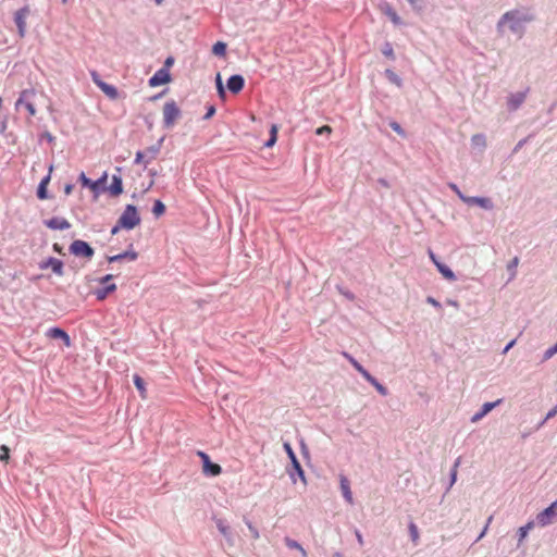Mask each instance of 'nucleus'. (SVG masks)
<instances>
[{
  "label": "nucleus",
  "instance_id": "1",
  "mask_svg": "<svg viewBox=\"0 0 557 557\" xmlns=\"http://www.w3.org/2000/svg\"><path fill=\"white\" fill-rule=\"evenodd\" d=\"M532 20L531 16L521 13L518 10L508 11L502 15L497 23L498 32H502L504 25L508 24V27L511 33L517 34L519 37H522L524 34V24Z\"/></svg>",
  "mask_w": 557,
  "mask_h": 557
},
{
  "label": "nucleus",
  "instance_id": "2",
  "mask_svg": "<svg viewBox=\"0 0 557 557\" xmlns=\"http://www.w3.org/2000/svg\"><path fill=\"white\" fill-rule=\"evenodd\" d=\"M138 222L137 210L134 206H127L120 216L117 224L111 230V234H116L120 228L132 230Z\"/></svg>",
  "mask_w": 557,
  "mask_h": 557
},
{
  "label": "nucleus",
  "instance_id": "3",
  "mask_svg": "<svg viewBox=\"0 0 557 557\" xmlns=\"http://www.w3.org/2000/svg\"><path fill=\"white\" fill-rule=\"evenodd\" d=\"M37 95L38 91L34 88L22 90L15 103L16 109L23 106L25 107L30 116H35L37 113V110L35 108V98L37 97Z\"/></svg>",
  "mask_w": 557,
  "mask_h": 557
},
{
  "label": "nucleus",
  "instance_id": "4",
  "mask_svg": "<svg viewBox=\"0 0 557 557\" xmlns=\"http://www.w3.org/2000/svg\"><path fill=\"white\" fill-rule=\"evenodd\" d=\"M181 116V110L174 100L165 102L163 107V122L166 127H171Z\"/></svg>",
  "mask_w": 557,
  "mask_h": 557
},
{
  "label": "nucleus",
  "instance_id": "5",
  "mask_svg": "<svg viewBox=\"0 0 557 557\" xmlns=\"http://www.w3.org/2000/svg\"><path fill=\"white\" fill-rule=\"evenodd\" d=\"M557 519V499L552 503L547 508L542 510L536 516V522L540 527H546Z\"/></svg>",
  "mask_w": 557,
  "mask_h": 557
},
{
  "label": "nucleus",
  "instance_id": "6",
  "mask_svg": "<svg viewBox=\"0 0 557 557\" xmlns=\"http://www.w3.org/2000/svg\"><path fill=\"white\" fill-rule=\"evenodd\" d=\"M70 251L74 256L90 259L94 256V249L84 240L76 239L70 246Z\"/></svg>",
  "mask_w": 557,
  "mask_h": 557
},
{
  "label": "nucleus",
  "instance_id": "7",
  "mask_svg": "<svg viewBox=\"0 0 557 557\" xmlns=\"http://www.w3.org/2000/svg\"><path fill=\"white\" fill-rule=\"evenodd\" d=\"M30 13L28 5H25L14 13V22L17 26L20 37H24L26 34V20Z\"/></svg>",
  "mask_w": 557,
  "mask_h": 557
},
{
  "label": "nucleus",
  "instance_id": "8",
  "mask_svg": "<svg viewBox=\"0 0 557 557\" xmlns=\"http://www.w3.org/2000/svg\"><path fill=\"white\" fill-rule=\"evenodd\" d=\"M529 89H525L524 91H518L513 94H509L507 97V109L510 112L517 111L525 101L528 96Z\"/></svg>",
  "mask_w": 557,
  "mask_h": 557
},
{
  "label": "nucleus",
  "instance_id": "9",
  "mask_svg": "<svg viewBox=\"0 0 557 557\" xmlns=\"http://www.w3.org/2000/svg\"><path fill=\"white\" fill-rule=\"evenodd\" d=\"M284 449L288 456V458L290 459V462H292V467H293V470L296 472V474L300 478V480L306 483V476H305V471L302 469V467L300 466L292 446L289 443H284Z\"/></svg>",
  "mask_w": 557,
  "mask_h": 557
},
{
  "label": "nucleus",
  "instance_id": "10",
  "mask_svg": "<svg viewBox=\"0 0 557 557\" xmlns=\"http://www.w3.org/2000/svg\"><path fill=\"white\" fill-rule=\"evenodd\" d=\"M91 75V78H92V82L110 98V99H115L117 97V91H116V88L112 85H109L107 83H104L101 78H100V75L96 72V71H92L90 73Z\"/></svg>",
  "mask_w": 557,
  "mask_h": 557
},
{
  "label": "nucleus",
  "instance_id": "11",
  "mask_svg": "<svg viewBox=\"0 0 557 557\" xmlns=\"http://www.w3.org/2000/svg\"><path fill=\"white\" fill-rule=\"evenodd\" d=\"M214 522H215V525L218 528V530L220 531V533L224 536L226 543L228 544V546H234L235 544V539H234V534H233V531L231 529V527L226 523L225 520L221 519V518H213Z\"/></svg>",
  "mask_w": 557,
  "mask_h": 557
},
{
  "label": "nucleus",
  "instance_id": "12",
  "mask_svg": "<svg viewBox=\"0 0 557 557\" xmlns=\"http://www.w3.org/2000/svg\"><path fill=\"white\" fill-rule=\"evenodd\" d=\"M465 203L468 206H478L487 211H491L494 209V202L490 197L468 196L465 199Z\"/></svg>",
  "mask_w": 557,
  "mask_h": 557
},
{
  "label": "nucleus",
  "instance_id": "13",
  "mask_svg": "<svg viewBox=\"0 0 557 557\" xmlns=\"http://www.w3.org/2000/svg\"><path fill=\"white\" fill-rule=\"evenodd\" d=\"M503 399H497L495 401H492V403H484L481 407V409L475 412L472 417H471V422L472 423H478L480 420H482L488 412H491L494 408H496L497 406H499L502 404Z\"/></svg>",
  "mask_w": 557,
  "mask_h": 557
},
{
  "label": "nucleus",
  "instance_id": "14",
  "mask_svg": "<svg viewBox=\"0 0 557 557\" xmlns=\"http://www.w3.org/2000/svg\"><path fill=\"white\" fill-rule=\"evenodd\" d=\"M171 81V75L168 69L158 70L153 76L149 79V85L151 87H157L163 84H166Z\"/></svg>",
  "mask_w": 557,
  "mask_h": 557
},
{
  "label": "nucleus",
  "instance_id": "15",
  "mask_svg": "<svg viewBox=\"0 0 557 557\" xmlns=\"http://www.w3.org/2000/svg\"><path fill=\"white\" fill-rule=\"evenodd\" d=\"M244 85H245V79L242 75H232L228 79H227V88L233 94H238L239 91H242V89L244 88Z\"/></svg>",
  "mask_w": 557,
  "mask_h": 557
},
{
  "label": "nucleus",
  "instance_id": "16",
  "mask_svg": "<svg viewBox=\"0 0 557 557\" xmlns=\"http://www.w3.org/2000/svg\"><path fill=\"white\" fill-rule=\"evenodd\" d=\"M339 485H341V491H342L343 497L345 498V500L348 504L352 505L354 504V497H352V493H351V490H350V482L343 474L339 475Z\"/></svg>",
  "mask_w": 557,
  "mask_h": 557
},
{
  "label": "nucleus",
  "instance_id": "17",
  "mask_svg": "<svg viewBox=\"0 0 557 557\" xmlns=\"http://www.w3.org/2000/svg\"><path fill=\"white\" fill-rule=\"evenodd\" d=\"M46 226L51 230H67L71 224L63 218H52L45 222Z\"/></svg>",
  "mask_w": 557,
  "mask_h": 557
},
{
  "label": "nucleus",
  "instance_id": "18",
  "mask_svg": "<svg viewBox=\"0 0 557 557\" xmlns=\"http://www.w3.org/2000/svg\"><path fill=\"white\" fill-rule=\"evenodd\" d=\"M48 336L54 339H62L66 347L71 346L70 336L65 331L59 327H52L48 331Z\"/></svg>",
  "mask_w": 557,
  "mask_h": 557
},
{
  "label": "nucleus",
  "instance_id": "19",
  "mask_svg": "<svg viewBox=\"0 0 557 557\" xmlns=\"http://www.w3.org/2000/svg\"><path fill=\"white\" fill-rule=\"evenodd\" d=\"M202 471L207 475L216 476L221 474L222 468L220 465L206 460V465L202 466Z\"/></svg>",
  "mask_w": 557,
  "mask_h": 557
},
{
  "label": "nucleus",
  "instance_id": "20",
  "mask_svg": "<svg viewBox=\"0 0 557 557\" xmlns=\"http://www.w3.org/2000/svg\"><path fill=\"white\" fill-rule=\"evenodd\" d=\"M50 267L57 275L63 274V262L57 258H49L41 268Z\"/></svg>",
  "mask_w": 557,
  "mask_h": 557
},
{
  "label": "nucleus",
  "instance_id": "21",
  "mask_svg": "<svg viewBox=\"0 0 557 557\" xmlns=\"http://www.w3.org/2000/svg\"><path fill=\"white\" fill-rule=\"evenodd\" d=\"M343 355L350 362V364L364 377V380L369 379L371 373L366 370L352 356L347 352H344Z\"/></svg>",
  "mask_w": 557,
  "mask_h": 557
},
{
  "label": "nucleus",
  "instance_id": "22",
  "mask_svg": "<svg viewBox=\"0 0 557 557\" xmlns=\"http://www.w3.org/2000/svg\"><path fill=\"white\" fill-rule=\"evenodd\" d=\"M436 269L448 281H456V275L446 264L436 262Z\"/></svg>",
  "mask_w": 557,
  "mask_h": 557
},
{
  "label": "nucleus",
  "instance_id": "23",
  "mask_svg": "<svg viewBox=\"0 0 557 557\" xmlns=\"http://www.w3.org/2000/svg\"><path fill=\"white\" fill-rule=\"evenodd\" d=\"M383 12L386 16L389 17V20L395 24V25H401L403 24V21L400 18V16L397 14V12L389 5V4H386L383 9Z\"/></svg>",
  "mask_w": 557,
  "mask_h": 557
},
{
  "label": "nucleus",
  "instance_id": "24",
  "mask_svg": "<svg viewBox=\"0 0 557 557\" xmlns=\"http://www.w3.org/2000/svg\"><path fill=\"white\" fill-rule=\"evenodd\" d=\"M367 381L377 391V393L382 396L388 395V389L381 384L372 374L367 379Z\"/></svg>",
  "mask_w": 557,
  "mask_h": 557
},
{
  "label": "nucleus",
  "instance_id": "25",
  "mask_svg": "<svg viewBox=\"0 0 557 557\" xmlns=\"http://www.w3.org/2000/svg\"><path fill=\"white\" fill-rule=\"evenodd\" d=\"M284 542H285V545H286L289 549H297V550H299V552L301 553V556H302V557H307V556H308V555H307L306 549H305V548H304V547H302V546H301L297 541H295V540H293V539H290V537L286 536V537L284 539Z\"/></svg>",
  "mask_w": 557,
  "mask_h": 557
},
{
  "label": "nucleus",
  "instance_id": "26",
  "mask_svg": "<svg viewBox=\"0 0 557 557\" xmlns=\"http://www.w3.org/2000/svg\"><path fill=\"white\" fill-rule=\"evenodd\" d=\"M534 522L530 521L525 525L518 529V545H520L524 539L528 536V533L533 529Z\"/></svg>",
  "mask_w": 557,
  "mask_h": 557
},
{
  "label": "nucleus",
  "instance_id": "27",
  "mask_svg": "<svg viewBox=\"0 0 557 557\" xmlns=\"http://www.w3.org/2000/svg\"><path fill=\"white\" fill-rule=\"evenodd\" d=\"M471 144L473 147H478L481 150L486 147V137L484 134H475L471 137Z\"/></svg>",
  "mask_w": 557,
  "mask_h": 557
},
{
  "label": "nucleus",
  "instance_id": "28",
  "mask_svg": "<svg viewBox=\"0 0 557 557\" xmlns=\"http://www.w3.org/2000/svg\"><path fill=\"white\" fill-rule=\"evenodd\" d=\"M109 191L113 196H117L122 193V181L117 176H113L112 184L109 186Z\"/></svg>",
  "mask_w": 557,
  "mask_h": 557
},
{
  "label": "nucleus",
  "instance_id": "29",
  "mask_svg": "<svg viewBox=\"0 0 557 557\" xmlns=\"http://www.w3.org/2000/svg\"><path fill=\"white\" fill-rule=\"evenodd\" d=\"M107 182V174H104L101 178L97 181H92L90 190L98 195L103 188Z\"/></svg>",
  "mask_w": 557,
  "mask_h": 557
},
{
  "label": "nucleus",
  "instance_id": "30",
  "mask_svg": "<svg viewBox=\"0 0 557 557\" xmlns=\"http://www.w3.org/2000/svg\"><path fill=\"white\" fill-rule=\"evenodd\" d=\"M165 212V206L161 200H156L152 207V213L156 218L161 216Z\"/></svg>",
  "mask_w": 557,
  "mask_h": 557
},
{
  "label": "nucleus",
  "instance_id": "31",
  "mask_svg": "<svg viewBox=\"0 0 557 557\" xmlns=\"http://www.w3.org/2000/svg\"><path fill=\"white\" fill-rule=\"evenodd\" d=\"M49 182V176H47L46 178H44L41 181V183L39 184V187H38V190H37V196L39 199H46L47 198V184Z\"/></svg>",
  "mask_w": 557,
  "mask_h": 557
},
{
  "label": "nucleus",
  "instance_id": "32",
  "mask_svg": "<svg viewBox=\"0 0 557 557\" xmlns=\"http://www.w3.org/2000/svg\"><path fill=\"white\" fill-rule=\"evenodd\" d=\"M212 52L215 54V55H219V57H223L225 55V52H226V44L222 42V41H218L213 45L212 47Z\"/></svg>",
  "mask_w": 557,
  "mask_h": 557
},
{
  "label": "nucleus",
  "instance_id": "33",
  "mask_svg": "<svg viewBox=\"0 0 557 557\" xmlns=\"http://www.w3.org/2000/svg\"><path fill=\"white\" fill-rule=\"evenodd\" d=\"M10 459V449L7 445L0 446V461L8 462Z\"/></svg>",
  "mask_w": 557,
  "mask_h": 557
},
{
  "label": "nucleus",
  "instance_id": "34",
  "mask_svg": "<svg viewBox=\"0 0 557 557\" xmlns=\"http://www.w3.org/2000/svg\"><path fill=\"white\" fill-rule=\"evenodd\" d=\"M408 3L411 5L412 10L416 12H422L424 9V2L423 0H407Z\"/></svg>",
  "mask_w": 557,
  "mask_h": 557
},
{
  "label": "nucleus",
  "instance_id": "35",
  "mask_svg": "<svg viewBox=\"0 0 557 557\" xmlns=\"http://www.w3.org/2000/svg\"><path fill=\"white\" fill-rule=\"evenodd\" d=\"M459 465H460V458H457V460L455 461L454 467L450 471V484H449L448 488H450L457 480V468Z\"/></svg>",
  "mask_w": 557,
  "mask_h": 557
},
{
  "label": "nucleus",
  "instance_id": "36",
  "mask_svg": "<svg viewBox=\"0 0 557 557\" xmlns=\"http://www.w3.org/2000/svg\"><path fill=\"white\" fill-rule=\"evenodd\" d=\"M385 75H386V77H387L392 83H394V84H396V85L400 86V84H401V79H400V78H399V76H398L396 73H394L392 70H386V71H385Z\"/></svg>",
  "mask_w": 557,
  "mask_h": 557
},
{
  "label": "nucleus",
  "instance_id": "37",
  "mask_svg": "<svg viewBox=\"0 0 557 557\" xmlns=\"http://www.w3.org/2000/svg\"><path fill=\"white\" fill-rule=\"evenodd\" d=\"M448 187L457 195V197L462 201L465 202V199L468 197L467 195H465L460 189L459 187L455 184V183H449L448 184Z\"/></svg>",
  "mask_w": 557,
  "mask_h": 557
},
{
  "label": "nucleus",
  "instance_id": "38",
  "mask_svg": "<svg viewBox=\"0 0 557 557\" xmlns=\"http://www.w3.org/2000/svg\"><path fill=\"white\" fill-rule=\"evenodd\" d=\"M270 133H271L270 138H269V140L265 143V146H267V147H271V146H273V145L275 144V141H276V134H277V127H276V125H272V127H271V132H270Z\"/></svg>",
  "mask_w": 557,
  "mask_h": 557
},
{
  "label": "nucleus",
  "instance_id": "39",
  "mask_svg": "<svg viewBox=\"0 0 557 557\" xmlns=\"http://www.w3.org/2000/svg\"><path fill=\"white\" fill-rule=\"evenodd\" d=\"M556 354H557V343L554 346H552L550 348H548L547 350H545V352L543 355V361H547Z\"/></svg>",
  "mask_w": 557,
  "mask_h": 557
},
{
  "label": "nucleus",
  "instance_id": "40",
  "mask_svg": "<svg viewBox=\"0 0 557 557\" xmlns=\"http://www.w3.org/2000/svg\"><path fill=\"white\" fill-rule=\"evenodd\" d=\"M245 523L248 527L252 539L258 540L260 537L258 529L255 525H252V523L249 520H245Z\"/></svg>",
  "mask_w": 557,
  "mask_h": 557
},
{
  "label": "nucleus",
  "instance_id": "41",
  "mask_svg": "<svg viewBox=\"0 0 557 557\" xmlns=\"http://www.w3.org/2000/svg\"><path fill=\"white\" fill-rule=\"evenodd\" d=\"M409 533H410L411 540L416 543L419 539V531L414 523L409 524Z\"/></svg>",
  "mask_w": 557,
  "mask_h": 557
},
{
  "label": "nucleus",
  "instance_id": "42",
  "mask_svg": "<svg viewBox=\"0 0 557 557\" xmlns=\"http://www.w3.org/2000/svg\"><path fill=\"white\" fill-rule=\"evenodd\" d=\"M216 89H218L219 96L221 98H223L225 96V90H224L220 74L216 75Z\"/></svg>",
  "mask_w": 557,
  "mask_h": 557
},
{
  "label": "nucleus",
  "instance_id": "43",
  "mask_svg": "<svg viewBox=\"0 0 557 557\" xmlns=\"http://www.w3.org/2000/svg\"><path fill=\"white\" fill-rule=\"evenodd\" d=\"M389 126L392 127L393 131H395L397 134L401 135V136H405V131L403 129V127L400 126L399 123H397L396 121H392L389 123Z\"/></svg>",
  "mask_w": 557,
  "mask_h": 557
},
{
  "label": "nucleus",
  "instance_id": "44",
  "mask_svg": "<svg viewBox=\"0 0 557 557\" xmlns=\"http://www.w3.org/2000/svg\"><path fill=\"white\" fill-rule=\"evenodd\" d=\"M79 181L84 187H88L89 189L91 188L92 181L89 180L84 172L81 173Z\"/></svg>",
  "mask_w": 557,
  "mask_h": 557
},
{
  "label": "nucleus",
  "instance_id": "45",
  "mask_svg": "<svg viewBox=\"0 0 557 557\" xmlns=\"http://www.w3.org/2000/svg\"><path fill=\"white\" fill-rule=\"evenodd\" d=\"M383 54L388 57V58H394V51H393V47L389 45V44H386L384 49L382 50Z\"/></svg>",
  "mask_w": 557,
  "mask_h": 557
},
{
  "label": "nucleus",
  "instance_id": "46",
  "mask_svg": "<svg viewBox=\"0 0 557 557\" xmlns=\"http://www.w3.org/2000/svg\"><path fill=\"white\" fill-rule=\"evenodd\" d=\"M426 302H428V304H430V305H432V306H433V307H435L436 309H441V308H442L441 302H440V301H437L435 298H433V297H431V296H429V297L426 298Z\"/></svg>",
  "mask_w": 557,
  "mask_h": 557
},
{
  "label": "nucleus",
  "instance_id": "47",
  "mask_svg": "<svg viewBox=\"0 0 557 557\" xmlns=\"http://www.w3.org/2000/svg\"><path fill=\"white\" fill-rule=\"evenodd\" d=\"M114 289H115V285H114V284H112V285H110V286L107 288V290H104V292H98V293H97V297H98V299H103V298L106 297V295H107V293H108V292H111V290H114Z\"/></svg>",
  "mask_w": 557,
  "mask_h": 557
},
{
  "label": "nucleus",
  "instance_id": "48",
  "mask_svg": "<svg viewBox=\"0 0 557 557\" xmlns=\"http://www.w3.org/2000/svg\"><path fill=\"white\" fill-rule=\"evenodd\" d=\"M331 131H332V129H331V127H330V126L324 125V126L319 127V128L317 129V132H315V133H317L318 135H323V134H330V133H331Z\"/></svg>",
  "mask_w": 557,
  "mask_h": 557
},
{
  "label": "nucleus",
  "instance_id": "49",
  "mask_svg": "<svg viewBox=\"0 0 557 557\" xmlns=\"http://www.w3.org/2000/svg\"><path fill=\"white\" fill-rule=\"evenodd\" d=\"M556 414H557V405L547 412V414L545 417V421H548L549 419L554 418Z\"/></svg>",
  "mask_w": 557,
  "mask_h": 557
},
{
  "label": "nucleus",
  "instance_id": "50",
  "mask_svg": "<svg viewBox=\"0 0 557 557\" xmlns=\"http://www.w3.org/2000/svg\"><path fill=\"white\" fill-rule=\"evenodd\" d=\"M214 113H215V108L213 106H211V107L208 108V111L205 114L203 119L205 120H209V119H211L214 115Z\"/></svg>",
  "mask_w": 557,
  "mask_h": 557
},
{
  "label": "nucleus",
  "instance_id": "51",
  "mask_svg": "<svg viewBox=\"0 0 557 557\" xmlns=\"http://www.w3.org/2000/svg\"><path fill=\"white\" fill-rule=\"evenodd\" d=\"M174 64V58L168 57L162 69H170Z\"/></svg>",
  "mask_w": 557,
  "mask_h": 557
},
{
  "label": "nucleus",
  "instance_id": "52",
  "mask_svg": "<svg viewBox=\"0 0 557 557\" xmlns=\"http://www.w3.org/2000/svg\"><path fill=\"white\" fill-rule=\"evenodd\" d=\"M355 535H356V539L358 541V544L360 546H362L364 544V542H363V536H362L361 532L359 530H356L355 531Z\"/></svg>",
  "mask_w": 557,
  "mask_h": 557
},
{
  "label": "nucleus",
  "instance_id": "53",
  "mask_svg": "<svg viewBox=\"0 0 557 557\" xmlns=\"http://www.w3.org/2000/svg\"><path fill=\"white\" fill-rule=\"evenodd\" d=\"M428 253H429L430 259L436 267V262H441V261L437 259L436 255L431 249H429Z\"/></svg>",
  "mask_w": 557,
  "mask_h": 557
},
{
  "label": "nucleus",
  "instance_id": "54",
  "mask_svg": "<svg viewBox=\"0 0 557 557\" xmlns=\"http://www.w3.org/2000/svg\"><path fill=\"white\" fill-rule=\"evenodd\" d=\"M516 345V339L509 342L503 350V354H507Z\"/></svg>",
  "mask_w": 557,
  "mask_h": 557
},
{
  "label": "nucleus",
  "instance_id": "55",
  "mask_svg": "<svg viewBox=\"0 0 557 557\" xmlns=\"http://www.w3.org/2000/svg\"><path fill=\"white\" fill-rule=\"evenodd\" d=\"M198 456L202 460V466L206 465V460H210V457L203 451H198Z\"/></svg>",
  "mask_w": 557,
  "mask_h": 557
},
{
  "label": "nucleus",
  "instance_id": "56",
  "mask_svg": "<svg viewBox=\"0 0 557 557\" xmlns=\"http://www.w3.org/2000/svg\"><path fill=\"white\" fill-rule=\"evenodd\" d=\"M518 262H519L518 257H515V258L511 260V262L509 263L508 269H509V270L515 269V268L518 265Z\"/></svg>",
  "mask_w": 557,
  "mask_h": 557
},
{
  "label": "nucleus",
  "instance_id": "57",
  "mask_svg": "<svg viewBox=\"0 0 557 557\" xmlns=\"http://www.w3.org/2000/svg\"><path fill=\"white\" fill-rule=\"evenodd\" d=\"M525 143H527V139L519 140L513 149V152H517L519 149H521Z\"/></svg>",
  "mask_w": 557,
  "mask_h": 557
},
{
  "label": "nucleus",
  "instance_id": "58",
  "mask_svg": "<svg viewBox=\"0 0 557 557\" xmlns=\"http://www.w3.org/2000/svg\"><path fill=\"white\" fill-rule=\"evenodd\" d=\"M487 530H488V528H487V525H485L483 528V530L481 531L480 535L478 536V539L475 540V542H479L481 539H483L485 536Z\"/></svg>",
  "mask_w": 557,
  "mask_h": 557
},
{
  "label": "nucleus",
  "instance_id": "59",
  "mask_svg": "<svg viewBox=\"0 0 557 557\" xmlns=\"http://www.w3.org/2000/svg\"><path fill=\"white\" fill-rule=\"evenodd\" d=\"M133 381H134L135 386L139 389V383H140L139 375L134 374Z\"/></svg>",
  "mask_w": 557,
  "mask_h": 557
},
{
  "label": "nucleus",
  "instance_id": "60",
  "mask_svg": "<svg viewBox=\"0 0 557 557\" xmlns=\"http://www.w3.org/2000/svg\"><path fill=\"white\" fill-rule=\"evenodd\" d=\"M73 191V185L67 184L64 188L65 195H70Z\"/></svg>",
  "mask_w": 557,
  "mask_h": 557
},
{
  "label": "nucleus",
  "instance_id": "61",
  "mask_svg": "<svg viewBox=\"0 0 557 557\" xmlns=\"http://www.w3.org/2000/svg\"><path fill=\"white\" fill-rule=\"evenodd\" d=\"M447 304H448L449 306L455 307V308H459V304H458V301H457V300L448 299V300H447Z\"/></svg>",
  "mask_w": 557,
  "mask_h": 557
},
{
  "label": "nucleus",
  "instance_id": "62",
  "mask_svg": "<svg viewBox=\"0 0 557 557\" xmlns=\"http://www.w3.org/2000/svg\"><path fill=\"white\" fill-rule=\"evenodd\" d=\"M546 422L547 421H545V418L542 421H540V423L536 426V430L541 429Z\"/></svg>",
  "mask_w": 557,
  "mask_h": 557
},
{
  "label": "nucleus",
  "instance_id": "63",
  "mask_svg": "<svg viewBox=\"0 0 557 557\" xmlns=\"http://www.w3.org/2000/svg\"><path fill=\"white\" fill-rule=\"evenodd\" d=\"M288 473H289V476H290L292 481L295 483L296 479H295L294 472L292 470H288Z\"/></svg>",
  "mask_w": 557,
  "mask_h": 557
},
{
  "label": "nucleus",
  "instance_id": "64",
  "mask_svg": "<svg viewBox=\"0 0 557 557\" xmlns=\"http://www.w3.org/2000/svg\"><path fill=\"white\" fill-rule=\"evenodd\" d=\"M492 520H493V516H490L487 521H486V524H485V525H487V528L490 527Z\"/></svg>",
  "mask_w": 557,
  "mask_h": 557
}]
</instances>
